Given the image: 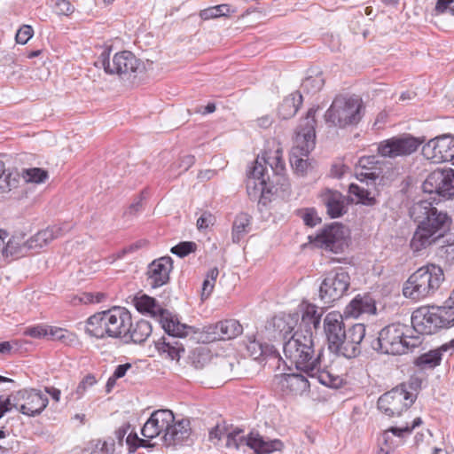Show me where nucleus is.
<instances>
[{
    "instance_id": "f257e3e1",
    "label": "nucleus",
    "mask_w": 454,
    "mask_h": 454,
    "mask_svg": "<svg viewBox=\"0 0 454 454\" xmlns=\"http://www.w3.org/2000/svg\"><path fill=\"white\" fill-rule=\"evenodd\" d=\"M283 351L286 359L295 368L310 378L317 379L322 385L330 387H339L342 384V379L332 373L324 364V349L316 348L312 332L301 329L295 331L288 340L284 341Z\"/></svg>"
},
{
    "instance_id": "f03ea898",
    "label": "nucleus",
    "mask_w": 454,
    "mask_h": 454,
    "mask_svg": "<svg viewBox=\"0 0 454 454\" xmlns=\"http://www.w3.org/2000/svg\"><path fill=\"white\" fill-rule=\"evenodd\" d=\"M135 306L138 311L149 313L152 317H158L164 331L173 338L172 340H167L162 337L154 341L159 355L164 359L178 361L181 353L184 352V348L175 338L185 336L188 326L180 323L176 316L163 309L154 298L146 294L136 298Z\"/></svg>"
},
{
    "instance_id": "7ed1b4c3",
    "label": "nucleus",
    "mask_w": 454,
    "mask_h": 454,
    "mask_svg": "<svg viewBox=\"0 0 454 454\" xmlns=\"http://www.w3.org/2000/svg\"><path fill=\"white\" fill-rule=\"evenodd\" d=\"M411 217L418 223L411 241L414 251H420L434 243L450 230L451 218L442 210H438L427 200L415 203L410 209Z\"/></svg>"
},
{
    "instance_id": "20e7f679",
    "label": "nucleus",
    "mask_w": 454,
    "mask_h": 454,
    "mask_svg": "<svg viewBox=\"0 0 454 454\" xmlns=\"http://www.w3.org/2000/svg\"><path fill=\"white\" fill-rule=\"evenodd\" d=\"M141 434L147 439H153L160 434L162 443L167 446L182 445L191 436L192 428L190 420L182 419L176 420L170 410H158L153 411L141 429Z\"/></svg>"
},
{
    "instance_id": "39448f33",
    "label": "nucleus",
    "mask_w": 454,
    "mask_h": 454,
    "mask_svg": "<svg viewBox=\"0 0 454 454\" xmlns=\"http://www.w3.org/2000/svg\"><path fill=\"white\" fill-rule=\"evenodd\" d=\"M266 164L270 165L276 176H281L285 171V162L279 151H277L273 157H262V160L257 158L254 165L249 169L247 179V192L251 200L261 199L266 193L271 192L272 186Z\"/></svg>"
},
{
    "instance_id": "423d86ee",
    "label": "nucleus",
    "mask_w": 454,
    "mask_h": 454,
    "mask_svg": "<svg viewBox=\"0 0 454 454\" xmlns=\"http://www.w3.org/2000/svg\"><path fill=\"white\" fill-rule=\"evenodd\" d=\"M444 280L443 270L435 264H427L412 273L403 285L406 298L420 301L433 295Z\"/></svg>"
},
{
    "instance_id": "0eeeda50",
    "label": "nucleus",
    "mask_w": 454,
    "mask_h": 454,
    "mask_svg": "<svg viewBox=\"0 0 454 454\" xmlns=\"http://www.w3.org/2000/svg\"><path fill=\"white\" fill-rule=\"evenodd\" d=\"M364 104L356 96L335 97L325 114V121L329 127L345 129L356 126L363 118Z\"/></svg>"
},
{
    "instance_id": "6e6552de",
    "label": "nucleus",
    "mask_w": 454,
    "mask_h": 454,
    "mask_svg": "<svg viewBox=\"0 0 454 454\" xmlns=\"http://www.w3.org/2000/svg\"><path fill=\"white\" fill-rule=\"evenodd\" d=\"M95 65L103 67L108 74H117L120 78L128 80L136 78L144 70L143 63L129 51L117 52L110 60V51L105 50Z\"/></svg>"
},
{
    "instance_id": "1a4fd4ad",
    "label": "nucleus",
    "mask_w": 454,
    "mask_h": 454,
    "mask_svg": "<svg viewBox=\"0 0 454 454\" xmlns=\"http://www.w3.org/2000/svg\"><path fill=\"white\" fill-rule=\"evenodd\" d=\"M410 332L407 325L403 324H391L382 328L378 336L370 341V347L382 354L402 355L404 354L403 343L405 333Z\"/></svg>"
},
{
    "instance_id": "9d476101",
    "label": "nucleus",
    "mask_w": 454,
    "mask_h": 454,
    "mask_svg": "<svg viewBox=\"0 0 454 454\" xmlns=\"http://www.w3.org/2000/svg\"><path fill=\"white\" fill-rule=\"evenodd\" d=\"M350 286L348 272L337 268L328 272L319 287V297L325 304H331L342 298Z\"/></svg>"
},
{
    "instance_id": "9b49d317",
    "label": "nucleus",
    "mask_w": 454,
    "mask_h": 454,
    "mask_svg": "<svg viewBox=\"0 0 454 454\" xmlns=\"http://www.w3.org/2000/svg\"><path fill=\"white\" fill-rule=\"evenodd\" d=\"M415 401V396L411 394L405 384L393 388L380 396L378 409L387 417L400 416Z\"/></svg>"
},
{
    "instance_id": "f8f14e48",
    "label": "nucleus",
    "mask_w": 454,
    "mask_h": 454,
    "mask_svg": "<svg viewBox=\"0 0 454 454\" xmlns=\"http://www.w3.org/2000/svg\"><path fill=\"white\" fill-rule=\"evenodd\" d=\"M424 139L403 134L383 140L378 145V153L384 158L405 157L415 153Z\"/></svg>"
},
{
    "instance_id": "ddd939ff",
    "label": "nucleus",
    "mask_w": 454,
    "mask_h": 454,
    "mask_svg": "<svg viewBox=\"0 0 454 454\" xmlns=\"http://www.w3.org/2000/svg\"><path fill=\"white\" fill-rule=\"evenodd\" d=\"M14 409L23 415L36 417L49 403L46 395L35 388H24L13 392Z\"/></svg>"
},
{
    "instance_id": "4468645a",
    "label": "nucleus",
    "mask_w": 454,
    "mask_h": 454,
    "mask_svg": "<svg viewBox=\"0 0 454 454\" xmlns=\"http://www.w3.org/2000/svg\"><path fill=\"white\" fill-rule=\"evenodd\" d=\"M317 108H309L306 116L301 120L296 129L295 146L293 154L308 156L315 147L316 124L315 118Z\"/></svg>"
},
{
    "instance_id": "2eb2a0df",
    "label": "nucleus",
    "mask_w": 454,
    "mask_h": 454,
    "mask_svg": "<svg viewBox=\"0 0 454 454\" xmlns=\"http://www.w3.org/2000/svg\"><path fill=\"white\" fill-rule=\"evenodd\" d=\"M424 192L441 197H454V169H436L431 172L422 184Z\"/></svg>"
},
{
    "instance_id": "dca6fc26",
    "label": "nucleus",
    "mask_w": 454,
    "mask_h": 454,
    "mask_svg": "<svg viewBox=\"0 0 454 454\" xmlns=\"http://www.w3.org/2000/svg\"><path fill=\"white\" fill-rule=\"evenodd\" d=\"M422 154L433 163L450 161L454 164V137L443 135L429 140L423 145Z\"/></svg>"
},
{
    "instance_id": "f3484780",
    "label": "nucleus",
    "mask_w": 454,
    "mask_h": 454,
    "mask_svg": "<svg viewBox=\"0 0 454 454\" xmlns=\"http://www.w3.org/2000/svg\"><path fill=\"white\" fill-rule=\"evenodd\" d=\"M324 331L329 350L340 356L346 336V328L342 316L335 311L328 313L324 319Z\"/></svg>"
},
{
    "instance_id": "a211bd4d",
    "label": "nucleus",
    "mask_w": 454,
    "mask_h": 454,
    "mask_svg": "<svg viewBox=\"0 0 454 454\" xmlns=\"http://www.w3.org/2000/svg\"><path fill=\"white\" fill-rule=\"evenodd\" d=\"M344 226L340 223H332L324 228L315 239L316 243L322 248L333 252L341 253L347 245Z\"/></svg>"
},
{
    "instance_id": "6ab92c4d",
    "label": "nucleus",
    "mask_w": 454,
    "mask_h": 454,
    "mask_svg": "<svg viewBox=\"0 0 454 454\" xmlns=\"http://www.w3.org/2000/svg\"><path fill=\"white\" fill-rule=\"evenodd\" d=\"M411 325L420 334L430 335L442 329L433 306H423L414 310L411 315Z\"/></svg>"
},
{
    "instance_id": "aec40b11",
    "label": "nucleus",
    "mask_w": 454,
    "mask_h": 454,
    "mask_svg": "<svg viewBox=\"0 0 454 454\" xmlns=\"http://www.w3.org/2000/svg\"><path fill=\"white\" fill-rule=\"evenodd\" d=\"M240 450L244 447H249L256 454H270L274 451L281 450L284 447L283 442L278 439L265 440L258 433L251 432L248 434L240 433L238 437Z\"/></svg>"
},
{
    "instance_id": "412c9836",
    "label": "nucleus",
    "mask_w": 454,
    "mask_h": 454,
    "mask_svg": "<svg viewBox=\"0 0 454 454\" xmlns=\"http://www.w3.org/2000/svg\"><path fill=\"white\" fill-rule=\"evenodd\" d=\"M365 332V325L364 324H355L346 330V336L340 356L349 359L359 356L363 348V340H364V344L367 342Z\"/></svg>"
},
{
    "instance_id": "4be33fe9",
    "label": "nucleus",
    "mask_w": 454,
    "mask_h": 454,
    "mask_svg": "<svg viewBox=\"0 0 454 454\" xmlns=\"http://www.w3.org/2000/svg\"><path fill=\"white\" fill-rule=\"evenodd\" d=\"M308 376L301 373H283L275 376V382L285 395H301L309 389Z\"/></svg>"
},
{
    "instance_id": "5701e85b",
    "label": "nucleus",
    "mask_w": 454,
    "mask_h": 454,
    "mask_svg": "<svg viewBox=\"0 0 454 454\" xmlns=\"http://www.w3.org/2000/svg\"><path fill=\"white\" fill-rule=\"evenodd\" d=\"M173 261L169 256L154 260L148 266L147 281L153 288L166 285L169 280V273L173 269Z\"/></svg>"
},
{
    "instance_id": "b1692460",
    "label": "nucleus",
    "mask_w": 454,
    "mask_h": 454,
    "mask_svg": "<svg viewBox=\"0 0 454 454\" xmlns=\"http://www.w3.org/2000/svg\"><path fill=\"white\" fill-rule=\"evenodd\" d=\"M318 198L331 218H339L346 214L347 198L340 192L325 188L320 192Z\"/></svg>"
},
{
    "instance_id": "393cba45",
    "label": "nucleus",
    "mask_w": 454,
    "mask_h": 454,
    "mask_svg": "<svg viewBox=\"0 0 454 454\" xmlns=\"http://www.w3.org/2000/svg\"><path fill=\"white\" fill-rule=\"evenodd\" d=\"M108 331L111 338H120L126 336L131 327V315L125 309L114 307L108 309Z\"/></svg>"
},
{
    "instance_id": "a878e982",
    "label": "nucleus",
    "mask_w": 454,
    "mask_h": 454,
    "mask_svg": "<svg viewBox=\"0 0 454 454\" xmlns=\"http://www.w3.org/2000/svg\"><path fill=\"white\" fill-rule=\"evenodd\" d=\"M205 332L213 335L212 340H231L243 332V327L236 319H226L206 327Z\"/></svg>"
},
{
    "instance_id": "bb28decb",
    "label": "nucleus",
    "mask_w": 454,
    "mask_h": 454,
    "mask_svg": "<svg viewBox=\"0 0 454 454\" xmlns=\"http://www.w3.org/2000/svg\"><path fill=\"white\" fill-rule=\"evenodd\" d=\"M453 351L454 339L442 344L436 349H433L420 355L415 359L414 364L422 370L434 369L441 364L443 352H450V354H452Z\"/></svg>"
},
{
    "instance_id": "cd10ccee",
    "label": "nucleus",
    "mask_w": 454,
    "mask_h": 454,
    "mask_svg": "<svg viewBox=\"0 0 454 454\" xmlns=\"http://www.w3.org/2000/svg\"><path fill=\"white\" fill-rule=\"evenodd\" d=\"M298 321V313L283 314L274 317L271 322L273 328L272 338H278L286 341L288 335L293 334V331L297 326Z\"/></svg>"
},
{
    "instance_id": "c85d7f7f",
    "label": "nucleus",
    "mask_w": 454,
    "mask_h": 454,
    "mask_svg": "<svg viewBox=\"0 0 454 454\" xmlns=\"http://www.w3.org/2000/svg\"><path fill=\"white\" fill-rule=\"evenodd\" d=\"M67 231V228L59 225H53L39 231L27 239L28 248H30L31 252L37 253L42 247L48 245L53 239L61 237Z\"/></svg>"
},
{
    "instance_id": "c756f323",
    "label": "nucleus",
    "mask_w": 454,
    "mask_h": 454,
    "mask_svg": "<svg viewBox=\"0 0 454 454\" xmlns=\"http://www.w3.org/2000/svg\"><path fill=\"white\" fill-rule=\"evenodd\" d=\"M375 301L370 294H357L345 308L346 317H357L362 314H374Z\"/></svg>"
},
{
    "instance_id": "7c9ffc66",
    "label": "nucleus",
    "mask_w": 454,
    "mask_h": 454,
    "mask_svg": "<svg viewBox=\"0 0 454 454\" xmlns=\"http://www.w3.org/2000/svg\"><path fill=\"white\" fill-rule=\"evenodd\" d=\"M108 310L98 312L87 319L85 333L97 339L110 337L111 331H108Z\"/></svg>"
},
{
    "instance_id": "2f4dec72",
    "label": "nucleus",
    "mask_w": 454,
    "mask_h": 454,
    "mask_svg": "<svg viewBox=\"0 0 454 454\" xmlns=\"http://www.w3.org/2000/svg\"><path fill=\"white\" fill-rule=\"evenodd\" d=\"M247 350L249 356L254 360L267 357H279L278 351L273 345L264 343L255 338H248Z\"/></svg>"
},
{
    "instance_id": "473e14b6",
    "label": "nucleus",
    "mask_w": 454,
    "mask_h": 454,
    "mask_svg": "<svg viewBox=\"0 0 454 454\" xmlns=\"http://www.w3.org/2000/svg\"><path fill=\"white\" fill-rule=\"evenodd\" d=\"M27 239H24V235L12 236L4 245V258L21 257L31 252L28 248Z\"/></svg>"
},
{
    "instance_id": "72a5a7b5",
    "label": "nucleus",
    "mask_w": 454,
    "mask_h": 454,
    "mask_svg": "<svg viewBox=\"0 0 454 454\" xmlns=\"http://www.w3.org/2000/svg\"><path fill=\"white\" fill-rule=\"evenodd\" d=\"M302 103V96L299 91L292 93L278 106V114L283 120H287L294 116Z\"/></svg>"
},
{
    "instance_id": "f704fd0d",
    "label": "nucleus",
    "mask_w": 454,
    "mask_h": 454,
    "mask_svg": "<svg viewBox=\"0 0 454 454\" xmlns=\"http://www.w3.org/2000/svg\"><path fill=\"white\" fill-rule=\"evenodd\" d=\"M433 310L437 313L442 329L454 325V299L451 296L441 306L433 305Z\"/></svg>"
},
{
    "instance_id": "c9c22d12",
    "label": "nucleus",
    "mask_w": 454,
    "mask_h": 454,
    "mask_svg": "<svg viewBox=\"0 0 454 454\" xmlns=\"http://www.w3.org/2000/svg\"><path fill=\"white\" fill-rule=\"evenodd\" d=\"M322 312L318 311L317 306L313 304H308L301 316V321L300 328L302 326L305 328L303 333L306 331L312 332V328L317 329L320 325Z\"/></svg>"
},
{
    "instance_id": "e433bc0d",
    "label": "nucleus",
    "mask_w": 454,
    "mask_h": 454,
    "mask_svg": "<svg viewBox=\"0 0 454 454\" xmlns=\"http://www.w3.org/2000/svg\"><path fill=\"white\" fill-rule=\"evenodd\" d=\"M251 216L247 213H239L232 225V241L239 243L250 231Z\"/></svg>"
},
{
    "instance_id": "4c0bfd02",
    "label": "nucleus",
    "mask_w": 454,
    "mask_h": 454,
    "mask_svg": "<svg viewBox=\"0 0 454 454\" xmlns=\"http://www.w3.org/2000/svg\"><path fill=\"white\" fill-rule=\"evenodd\" d=\"M348 193L352 196L351 200L365 206H373L377 200L368 188H364L356 184H350Z\"/></svg>"
},
{
    "instance_id": "58836bf2",
    "label": "nucleus",
    "mask_w": 454,
    "mask_h": 454,
    "mask_svg": "<svg viewBox=\"0 0 454 454\" xmlns=\"http://www.w3.org/2000/svg\"><path fill=\"white\" fill-rule=\"evenodd\" d=\"M153 328L151 324L146 320H139L135 325L131 324L130 330L128 333L131 340L137 344H142L151 335Z\"/></svg>"
},
{
    "instance_id": "ea45409f",
    "label": "nucleus",
    "mask_w": 454,
    "mask_h": 454,
    "mask_svg": "<svg viewBox=\"0 0 454 454\" xmlns=\"http://www.w3.org/2000/svg\"><path fill=\"white\" fill-rule=\"evenodd\" d=\"M47 339L69 346L76 341V335L65 328L49 326Z\"/></svg>"
},
{
    "instance_id": "a19ab883",
    "label": "nucleus",
    "mask_w": 454,
    "mask_h": 454,
    "mask_svg": "<svg viewBox=\"0 0 454 454\" xmlns=\"http://www.w3.org/2000/svg\"><path fill=\"white\" fill-rule=\"evenodd\" d=\"M234 11H232L233 12ZM231 12V6L226 4H218L206 8L200 12L202 20H210L219 17H226Z\"/></svg>"
},
{
    "instance_id": "79ce46f5",
    "label": "nucleus",
    "mask_w": 454,
    "mask_h": 454,
    "mask_svg": "<svg viewBox=\"0 0 454 454\" xmlns=\"http://www.w3.org/2000/svg\"><path fill=\"white\" fill-rule=\"evenodd\" d=\"M106 294L104 293H90L84 292L80 294L75 295L71 302L73 305L76 306L79 304H93V303H100L106 299Z\"/></svg>"
},
{
    "instance_id": "37998d69",
    "label": "nucleus",
    "mask_w": 454,
    "mask_h": 454,
    "mask_svg": "<svg viewBox=\"0 0 454 454\" xmlns=\"http://www.w3.org/2000/svg\"><path fill=\"white\" fill-rule=\"evenodd\" d=\"M325 80L321 74L307 77L301 83V90L309 94L318 92L324 86Z\"/></svg>"
},
{
    "instance_id": "c03bdc74",
    "label": "nucleus",
    "mask_w": 454,
    "mask_h": 454,
    "mask_svg": "<svg viewBox=\"0 0 454 454\" xmlns=\"http://www.w3.org/2000/svg\"><path fill=\"white\" fill-rule=\"evenodd\" d=\"M22 176L27 182L40 184L48 178V172L39 168H26L22 172Z\"/></svg>"
},
{
    "instance_id": "a18cd8bd",
    "label": "nucleus",
    "mask_w": 454,
    "mask_h": 454,
    "mask_svg": "<svg viewBox=\"0 0 454 454\" xmlns=\"http://www.w3.org/2000/svg\"><path fill=\"white\" fill-rule=\"evenodd\" d=\"M380 172L373 169L372 168H367L365 169H356V178L362 182L365 183L367 185H375L376 181L379 179Z\"/></svg>"
},
{
    "instance_id": "49530a36",
    "label": "nucleus",
    "mask_w": 454,
    "mask_h": 454,
    "mask_svg": "<svg viewBox=\"0 0 454 454\" xmlns=\"http://www.w3.org/2000/svg\"><path fill=\"white\" fill-rule=\"evenodd\" d=\"M219 271L217 268L211 269L207 274L206 279L203 281L202 284V293H201V298L207 299L211 294L215 280L218 277Z\"/></svg>"
},
{
    "instance_id": "de8ad7c7",
    "label": "nucleus",
    "mask_w": 454,
    "mask_h": 454,
    "mask_svg": "<svg viewBox=\"0 0 454 454\" xmlns=\"http://www.w3.org/2000/svg\"><path fill=\"white\" fill-rule=\"evenodd\" d=\"M19 183V174L11 173L4 171L0 177V192H6L11 191L12 188L17 187Z\"/></svg>"
},
{
    "instance_id": "09e8293b",
    "label": "nucleus",
    "mask_w": 454,
    "mask_h": 454,
    "mask_svg": "<svg viewBox=\"0 0 454 454\" xmlns=\"http://www.w3.org/2000/svg\"><path fill=\"white\" fill-rule=\"evenodd\" d=\"M97 382L96 378L93 374H88L86 375L82 381L78 384L75 392L71 393L70 396H67L69 399H73L74 395H75V399L81 398L83 394L86 392L88 387H92Z\"/></svg>"
},
{
    "instance_id": "8fccbe9b",
    "label": "nucleus",
    "mask_w": 454,
    "mask_h": 454,
    "mask_svg": "<svg viewBox=\"0 0 454 454\" xmlns=\"http://www.w3.org/2000/svg\"><path fill=\"white\" fill-rule=\"evenodd\" d=\"M209 363V354L207 351L197 349L191 356L192 366L196 370L205 368Z\"/></svg>"
},
{
    "instance_id": "3c124183",
    "label": "nucleus",
    "mask_w": 454,
    "mask_h": 454,
    "mask_svg": "<svg viewBox=\"0 0 454 454\" xmlns=\"http://www.w3.org/2000/svg\"><path fill=\"white\" fill-rule=\"evenodd\" d=\"M197 248V245L192 241H183L176 245L171 248V252L183 258L189 254L194 252Z\"/></svg>"
},
{
    "instance_id": "603ef678",
    "label": "nucleus",
    "mask_w": 454,
    "mask_h": 454,
    "mask_svg": "<svg viewBox=\"0 0 454 454\" xmlns=\"http://www.w3.org/2000/svg\"><path fill=\"white\" fill-rule=\"evenodd\" d=\"M389 433H391L392 434H394L395 436L402 437L404 434H410L411 429L408 427H391L388 429L385 430L380 437V441L385 445H389L392 443Z\"/></svg>"
},
{
    "instance_id": "864d4df0",
    "label": "nucleus",
    "mask_w": 454,
    "mask_h": 454,
    "mask_svg": "<svg viewBox=\"0 0 454 454\" xmlns=\"http://www.w3.org/2000/svg\"><path fill=\"white\" fill-rule=\"evenodd\" d=\"M53 11L58 15L68 16L74 11V5L69 0H52Z\"/></svg>"
},
{
    "instance_id": "5fc2aeb1",
    "label": "nucleus",
    "mask_w": 454,
    "mask_h": 454,
    "mask_svg": "<svg viewBox=\"0 0 454 454\" xmlns=\"http://www.w3.org/2000/svg\"><path fill=\"white\" fill-rule=\"evenodd\" d=\"M50 325H36L27 327L24 330V335L35 339L48 338V330Z\"/></svg>"
},
{
    "instance_id": "6e6d98bb",
    "label": "nucleus",
    "mask_w": 454,
    "mask_h": 454,
    "mask_svg": "<svg viewBox=\"0 0 454 454\" xmlns=\"http://www.w3.org/2000/svg\"><path fill=\"white\" fill-rule=\"evenodd\" d=\"M437 255L448 264L454 263V243L441 246L438 248Z\"/></svg>"
},
{
    "instance_id": "4d7b16f0",
    "label": "nucleus",
    "mask_w": 454,
    "mask_h": 454,
    "mask_svg": "<svg viewBox=\"0 0 454 454\" xmlns=\"http://www.w3.org/2000/svg\"><path fill=\"white\" fill-rule=\"evenodd\" d=\"M34 30L29 25H23L17 32L15 39L18 43L25 44L33 36Z\"/></svg>"
},
{
    "instance_id": "13d9d810",
    "label": "nucleus",
    "mask_w": 454,
    "mask_h": 454,
    "mask_svg": "<svg viewBox=\"0 0 454 454\" xmlns=\"http://www.w3.org/2000/svg\"><path fill=\"white\" fill-rule=\"evenodd\" d=\"M243 433V429L235 428L231 432L226 434V442L225 446L227 448H233L235 450H240L238 437L239 434Z\"/></svg>"
},
{
    "instance_id": "bf43d9fd",
    "label": "nucleus",
    "mask_w": 454,
    "mask_h": 454,
    "mask_svg": "<svg viewBox=\"0 0 454 454\" xmlns=\"http://www.w3.org/2000/svg\"><path fill=\"white\" fill-rule=\"evenodd\" d=\"M304 223L309 227L316 226L321 219L317 216L314 208H307L301 215Z\"/></svg>"
},
{
    "instance_id": "052dcab7",
    "label": "nucleus",
    "mask_w": 454,
    "mask_h": 454,
    "mask_svg": "<svg viewBox=\"0 0 454 454\" xmlns=\"http://www.w3.org/2000/svg\"><path fill=\"white\" fill-rule=\"evenodd\" d=\"M408 333H405V338L403 341L404 345V353L412 350L413 348L419 347L422 343L421 337L419 336H411L408 335Z\"/></svg>"
},
{
    "instance_id": "680f3d73",
    "label": "nucleus",
    "mask_w": 454,
    "mask_h": 454,
    "mask_svg": "<svg viewBox=\"0 0 454 454\" xmlns=\"http://www.w3.org/2000/svg\"><path fill=\"white\" fill-rule=\"evenodd\" d=\"M226 434L224 427L217 425L209 431V440L217 444L223 438L226 439Z\"/></svg>"
},
{
    "instance_id": "e2e57ef3",
    "label": "nucleus",
    "mask_w": 454,
    "mask_h": 454,
    "mask_svg": "<svg viewBox=\"0 0 454 454\" xmlns=\"http://www.w3.org/2000/svg\"><path fill=\"white\" fill-rule=\"evenodd\" d=\"M214 217L208 212H204L197 220V227L199 230L207 229L210 224H213Z\"/></svg>"
},
{
    "instance_id": "0e129e2a",
    "label": "nucleus",
    "mask_w": 454,
    "mask_h": 454,
    "mask_svg": "<svg viewBox=\"0 0 454 454\" xmlns=\"http://www.w3.org/2000/svg\"><path fill=\"white\" fill-rule=\"evenodd\" d=\"M291 164L295 169V171L303 174L308 168V162L306 160L299 158L298 156H294L291 159Z\"/></svg>"
},
{
    "instance_id": "69168bd1",
    "label": "nucleus",
    "mask_w": 454,
    "mask_h": 454,
    "mask_svg": "<svg viewBox=\"0 0 454 454\" xmlns=\"http://www.w3.org/2000/svg\"><path fill=\"white\" fill-rule=\"evenodd\" d=\"M347 167L341 163L333 164L331 168V176L336 178H340L346 172Z\"/></svg>"
},
{
    "instance_id": "338daca9",
    "label": "nucleus",
    "mask_w": 454,
    "mask_h": 454,
    "mask_svg": "<svg viewBox=\"0 0 454 454\" xmlns=\"http://www.w3.org/2000/svg\"><path fill=\"white\" fill-rule=\"evenodd\" d=\"M130 368H131V364H129V363L120 364L116 367V369L114 370L112 376L114 377V379H117V380L121 379L125 376V374L127 373V371Z\"/></svg>"
},
{
    "instance_id": "774afa93",
    "label": "nucleus",
    "mask_w": 454,
    "mask_h": 454,
    "mask_svg": "<svg viewBox=\"0 0 454 454\" xmlns=\"http://www.w3.org/2000/svg\"><path fill=\"white\" fill-rule=\"evenodd\" d=\"M90 454H110V447L106 442L98 441Z\"/></svg>"
}]
</instances>
